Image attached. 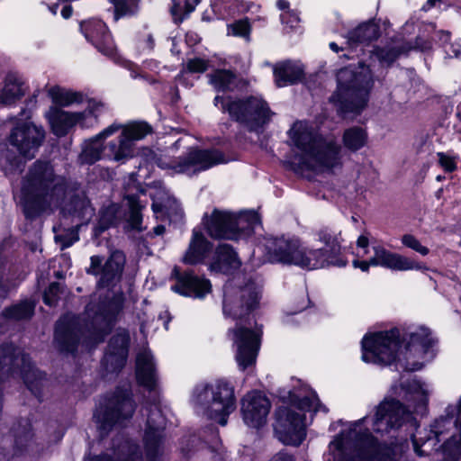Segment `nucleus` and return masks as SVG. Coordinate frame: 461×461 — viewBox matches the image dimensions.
<instances>
[{"instance_id":"nucleus-1","label":"nucleus","mask_w":461,"mask_h":461,"mask_svg":"<svg viewBox=\"0 0 461 461\" xmlns=\"http://www.w3.org/2000/svg\"><path fill=\"white\" fill-rule=\"evenodd\" d=\"M371 421L372 429L388 433L403 425L417 428V420L402 403L394 399H384L375 408L371 417L366 415L353 422L349 429L337 436L329 445L325 461H399L401 447L379 444L363 425Z\"/></svg>"},{"instance_id":"nucleus-2","label":"nucleus","mask_w":461,"mask_h":461,"mask_svg":"<svg viewBox=\"0 0 461 461\" xmlns=\"http://www.w3.org/2000/svg\"><path fill=\"white\" fill-rule=\"evenodd\" d=\"M122 294L92 298L86 307L84 324L79 317L66 314L56 324L55 341L62 352L74 353L78 347L86 350L104 341L114 326L123 307Z\"/></svg>"},{"instance_id":"nucleus-3","label":"nucleus","mask_w":461,"mask_h":461,"mask_svg":"<svg viewBox=\"0 0 461 461\" xmlns=\"http://www.w3.org/2000/svg\"><path fill=\"white\" fill-rule=\"evenodd\" d=\"M67 189V179L55 173L50 162L36 160L23 176L15 198L25 218L34 220L59 205Z\"/></svg>"},{"instance_id":"nucleus-4","label":"nucleus","mask_w":461,"mask_h":461,"mask_svg":"<svg viewBox=\"0 0 461 461\" xmlns=\"http://www.w3.org/2000/svg\"><path fill=\"white\" fill-rule=\"evenodd\" d=\"M435 343L429 329L418 328L402 335L399 329L366 334L362 339V360L381 366L394 362L405 350L406 354H427Z\"/></svg>"},{"instance_id":"nucleus-5","label":"nucleus","mask_w":461,"mask_h":461,"mask_svg":"<svg viewBox=\"0 0 461 461\" xmlns=\"http://www.w3.org/2000/svg\"><path fill=\"white\" fill-rule=\"evenodd\" d=\"M288 134L294 145L302 151L299 169L322 172L341 165V147L334 137L321 136L314 123L297 121Z\"/></svg>"},{"instance_id":"nucleus-6","label":"nucleus","mask_w":461,"mask_h":461,"mask_svg":"<svg viewBox=\"0 0 461 461\" xmlns=\"http://www.w3.org/2000/svg\"><path fill=\"white\" fill-rule=\"evenodd\" d=\"M122 133L117 141H110L104 158L124 162L133 156L134 142L151 133V126L145 122H132L127 124L113 122L95 137L86 140L78 157L80 164L93 165L103 158V140L118 131Z\"/></svg>"},{"instance_id":"nucleus-7","label":"nucleus","mask_w":461,"mask_h":461,"mask_svg":"<svg viewBox=\"0 0 461 461\" xmlns=\"http://www.w3.org/2000/svg\"><path fill=\"white\" fill-rule=\"evenodd\" d=\"M289 402V405L280 406L276 410L274 429L284 444L299 446L306 436L305 416L294 409L314 412H327L328 409L320 402L316 393L307 386L290 392Z\"/></svg>"},{"instance_id":"nucleus-8","label":"nucleus","mask_w":461,"mask_h":461,"mask_svg":"<svg viewBox=\"0 0 461 461\" xmlns=\"http://www.w3.org/2000/svg\"><path fill=\"white\" fill-rule=\"evenodd\" d=\"M337 88L330 97L341 115L359 114L366 106L373 86V77L369 67L364 63L349 65L340 68L336 75Z\"/></svg>"},{"instance_id":"nucleus-9","label":"nucleus","mask_w":461,"mask_h":461,"mask_svg":"<svg viewBox=\"0 0 461 461\" xmlns=\"http://www.w3.org/2000/svg\"><path fill=\"white\" fill-rule=\"evenodd\" d=\"M191 401L197 411L225 426L236 409L234 385L224 378L199 384L194 388Z\"/></svg>"},{"instance_id":"nucleus-10","label":"nucleus","mask_w":461,"mask_h":461,"mask_svg":"<svg viewBox=\"0 0 461 461\" xmlns=\"http://www.w3.org/2000/svg\"><path fill=\"white\" fill-rule=\"evenodd\" d=\"M45 139V131L32 122H18L12 129L8 137L9 143L19 152L17 156L7 151L2 167L5 174L21 172L24 167V161L21 157L32 159L41 146Z\"/></svg>"},{"instance_id":"nucleus-11","label":"nucleus","mask_w":461,"mask_h":461,"mask_svg":"<svg viewBox=\"0 0 461 461\" xmlns=\"http://www.w3.org/2000/svg\"><path fill=\"white\" fill-rule=\"evenodd\" d=\"M213 103L221 112L228 113L232 120L249 131H258L270 121L273 114L267 103L258 95L245 98L217 95Z\"/></svg>"},{"instance_id":"nucleus-12","label":"nucleus","mask_w":461,"mask_h":461,"mask_svg":"<svg viewBox=\"0 0 461 461\" xmlns=\"http://www.w3.org/2000/svg\"><path fill=\"white\" fill-rule=\"evenodd\" d=\"M203 223L212 238L233 240L249 236L261 225L259 216L254 211L235 214L214 210L209 219L204 216Z\"/></svg>"},{"instance_id":"nucleus-13","label":"nucleus","mask_w":461,"mask_h":461,"mask_svg":"<svg viewBox=\"0 0 461 461\" xmlns=\"http://www.w3.org/2000/svg\"><path fill=\"white\" fill-rule=\"evenodd\" d=\"M135 408L131 391L127 388H117L94 413L101 436L107 435L115 425H123L132 417Z\"/></svg>"},{"instance_id":"nucleus-14","label":"nucleus","mask_w":461,"mask_h":461,"mask_svg":"<svg viewBox=\"0 0 461 461\" xmlns=\"http://www.w3.org/2000/svg\"><path fill=\"white\" fill-rule=\"evenodd\" d=\"M104 104L95 100H88L86 109L82 112H67L58 106H50L45 113L51 131L58 137L67 135L75 125L81 128H91L97 123Z\"/></svg>"},{"instance_id":"nucleus-15","label":"nucleus","mask_w":461,"mask_h":461,"mask_svg":"<svg viewBox=\"0 0 461 461\" xmlns=\"http://www.w3.org/2000/svg\"><path fill=\"white\" fill-rule=\"evenodd\" d=\"M259 292V287L254 282L241 288H235L231 284H226L222 303L224 316L235 321H241L249 316L258 304Z\"/></svg>"},{"instance_id":"nucleus-16","label":"nucleus","mask_w":461,"mask_h":461,"mask_svg":"<svg viewBox=\"0 0 461 461\" xmlns=\"http://www.w3.org/2000/svg\"><path fill=\"white\" fill-rule=\"evenodd\" d=\"M243 321L250 325L249 316H247L241 321H237L236 327L229 330L228 332L236 346L235 358L241 370H245L256 363L262 334L258 328L252 329L243 325Z\"/></svg>"},{"instance_id":"nucleus-17","label":"nucleus","mask_w":461,"mask_h":461,"mask_svg":"<svg viewBox=\"0 0 461 461\" xmlns=\"http://www.w3.org/2000/svg\"><path fill=\"white\" fill-rule=\"evenodd\" d=\"M227 161L224 154L218 149H191L177 161L167 163L159 159L158 165L162 168H172L177 173L192 175Z\"/></svg>"},{"instance_id":"nucleus-18","label":"nucleus","mask_w":461,"mask_h":461,"mask_svg":"<svg viewBox=\"0 0 461 461\" xmlns=\"http://www.w3.org/2000/svg\"><path fill=\"white\" fill-rule=\"evenodd\" d=\"M456 413L455 407L448 406L446 409V415L435 420L429 430L411 433L413 448L417 455L420 456L429 455L430 451L436 449L438 443L441 441V437L448 433L454 426L457 428L456 419L454 420Z\"/></svg>"},{"instance_id":"nucleus-19","label":"nucleus","mask_w":461,"mask_h":461,"mask_svg":"<svg viewBox=\"0 0 461 461\" xmlns=\"http://www.w3.org/2000/svg\"><path fill=\"white\" fill-rule=\"evenodd\" d=\"M125 262V255L120 250L112 252L104 262L103 257L95 255L90 258V265L86 271L98 277V287H113L121 281Z\"/></svg>"},{"instance_id":"nucleus-20","label":"nucleus","mask_w":461,"mask_h":461,"mask_svg":"<svg viewBox=\"0 0 461 461\" xmlns=\"http://www.w3.org/2000/svg\"><path fill=\"white\" fill-rule=\"evenodd\" d=\"M148 411L144 446L148 461H157L161 451L166 419L158 404L150 405Z\"/></svg>"},{"instance_id":"nucleus-21","label":"nucleus","mask_w":461,"mask_h":461,"mask_svg":"<svg viewBox=\"0 0 461 461\" xmlns=\"http://www.w3.org/2000/svg\"><path fill=\"white\" fill-rule=\"evenodd\" d=\"M302 241L295 237H271L266 241V249L272 263L297 266Z\"/></svg>"},{"instance_id":"nucleus-22","label":"nucleus","mask_w":461,"mask_h":461,"mask_svg":"<svg viewBox=\"0 0 461 461\" xmlns=\"http://www.w3.org/2000/svg\"><path fill=\"white\" fill-rule=\"evenodd\" d=\"M171 278L176 280V284L171 286L172 291L184 296L202 299L212 289L208 279L200 277L191 271L181 272L176 267L171 272Z\"/></svg>"},{"instance_id":"nucleus-23","label":"nucleus","mask_w":461,"mask_h":461,"mask_svg":"<svg viewBox=\"0 0 461 461\" xmlns=\"http://www.w3.org/2000/svg\"><path fill=\"white\" fill-rule=\"evenodd\" d=\"M270 402L261 392L248 393L241 400L244 422L251 428H259L266 423L270 411Z\"/></svg>"},{"instance_id":"nucleus-24","label":"nucleus","mask_w":461,"mask_h":461,"mask_svg":"<svg viewBox=\"0 0 461 461\" xmlns=\"http://www.w3.org/2000/svg\"><path fill=\"white\" fill-rule=\"evenodd\" d=\"M372 267H382L395 271L426 270L427 267L411 258L392 252L381 245L373 247Z\"/></svg>"},{"instance_id":"nucleus-25","label":"nucleus","mask_w":461,"mask_h":461,"mask_svg":"<svg viewBox=\"0 0 461 461\" xmlns=\"http://www.w3.org/2000/svg\"><path fill=\"white\" fill-rule=\"evenodd\" d=\"M81 31L86 39L100 52L108 57H114L116 47L106 24L101 20H90L82 23Z\"/></svg>"},{"instance_id":"nucleus-26","label":"nucleus","mask_w":461,"mask_h":461,"mask_svg":"<svg viewBox=\"0 0 461 461\" xmlns=\"http://www.w3.org/2000/svg\"><path fill=\"white\" fill-rule=\"evenodd\" d=\"M130 336L126 330H121L112 337L108 344L103 365L107 372L121 370L127 360Z\"/></svg>"},{"instance_id":"nucleus-27","label":"nucleus","mask_w":461,"mask_h":461,"mask_svg":"<svg viewBox=\"0 0 461 461\" xmlns=\"http://www.w3.org/2000/svg\"><path fill=\"white\" fill-rule=\"evenodd\" d=\"M344 259H334L328 253L327 249L313 248L302 243L301 252L297 262L298 267L306 270H314L329 266L345 267Z\"/></svg>"},{"instance_id":"nucleus-28","label":"nucleus","mask_w":461,"mask_h":461,"mask_svg":"<svg viewBox=\"0 0 461 461\" xmlns=\"http://www.w3.org/2000/svg\"><path fill=\"white\" fill-rule=\"evenodd\" d=\"M136 377L138 383L149 391L157 388L158 375L154 356L149 348L140 350L136 357Z\"/></svg>"},{"instance_id":"nucleus-29","label":"nucleus","mask_w":461,"mask_h":461,"mask_svg":"<svg viewBox=\"0 0 461 461\" xmlns=\"http://www.w3.org/2000/svg\"><path fill=\"white\" fill-rule=\"evenodd\" d=\"M240 261L237 253L228 244H220L209 265V270L214 273L230 274L239 268Z\"/></svg>"},{"instance_id":"nucleus-30","label":"nucleus","mask_w":461,"mask_h":461,"mask_svg":"<svg viewBox=\"0 0 461 461\" xmlns=\"http://www.w3.org/2000/svg\"><path fill=\"white\" fill-rule=\"evenodd\" d=\"M113 461H143L140 447L129 438H124L120 443H113ZM84 461H112L107 455H102L93 457H86Z\"/></svg>"},{"instance_id":"nucleus-31","label":"nucleus","mask_w":461,"mask_h":461,"mask_svg":"<svg viewBox=\"0 0 461 461\" xmlns=\"http://www.w3.org/2000/svg\"><path fill=\"white\" fill-rule=\"evenodd\" d=\"M211 249L212 244L207 240L203 232L198 229H194L188 249L183 258V262L189 265L203 262Z\"/></svg>"},{"instance_id":"nucleus-32","label":"nucleus","mask_w":461,"mask_h":461,"mask_svg":"<svg viewBox=\"0 0 461 461\" xmlns=\"http://www.w3.org/2000/svg\"><path fill=\"white\" fill-rule=\"evenodd\" d=\"M274 77L276 85L283 87L300 82L303 77V69L299 64L285 61L275 66Z\"/></svg>"},{"instance_id":"nucleus-33","label":"nucleus","mask_w":461,"mask_h":461,"mask_svg":"<svg viewBox=\"0 0 461 461\" xmlns=\"http://www.w3.org/2000/svg\"><path fill=\"white\" fill-rule=\"evenodd\" d=\"M379 26L373 21L363 23L348 32L347 43L350 48H356L359 44L368 43L379 37Z\"/></svg>"},{"instance_id":"nucleus-34","label":"nucleus","mask_w":461,"mask_h":461,"mask_svg":"<svg viewBox=\"0 0 461 461\" xmlns=\"http://www.w3.org/2000/svg\"><path fill=\"white\" fill-rule=\"evenodd\" d=\"M401 388L407 395L417 401L415 406L416 411L425 410L429 401V395L431 392L430 386L415 378L407 379L401 382Z\"/></svg>"},{"instance_id":"nucleus-35","label":"nucleus","mask_w":461,"mask_h":461,"mask_svg":"<svg viewBox=\"0 0 461 461\" xmlns=\"http://www.w3.org/2000/svg\"><path fill=\"white\" fill-rule=\"evenodd\" d=\"M26 87L22 80L14 74L5 77L4 86L0 89V104L11 105L25 94Z\"/></svg>"},{"instance_id":"nucleus-36","label":"nucleus","mask_w":461,"mask_h":461,"mask_svg":"<svg viewBox=\"0 0 461 461\" xmlns=\"http://www.w3.org/2000/svg\"><path fill=\"white\" fill-rule=\"evenodd\" d=\"M66 211L73 217L78 219L79 222L77 225L87 223L95 214V210L84 193L77 194L72 197L66 207Z\"/></svg>"},{"instance_id":"nucleus-37","label":"nucleus","mask_w":461,"mask_h":461,"mask_svg":"<svg viewBox=\"0 0 461 461\" xmlns=\"http://www.w3.org/2000/svg\"><path fill=\"white\" fill-rule=\"evenodd\" d=\"M410 50L411 47H407V45L390 43L383 47H375L372 56L375 57L382 66H390L402 53L407 52Z\"/></svg>"},{"instance_id":"nucleus-38","label":"nucleus","mask_w":461,"mask_h":461,"mask_svg":"<svg viewBox=\"0 0 461 461\" xmlns=\"http://www.w3.org/2000/svg\"><path fill=\"white\" fill-rule=\"evenodd\" d=\"M49 96L55 104L54 106H70L75 104H81L85 100L82 93L59 86L50 87L49 89Z\"/></svg>"},{"instance_id":"nucleus-39","label":"nucleus","mask_w":461,"mask_h":461,"mask_svg":"<svg viewBox=\"0 0 461 461\" xmlns=\"http://www.w3.org/2000/svg\"><path fill=\"white\" fill-rule=\"evenodd\" d=\"M211 85L217 91H232L237 87V77L227 69H218L209 76Z\"/></svg>"},{"instance_id":"nucleus-40","label":"nucleus","mask_w":461,"mask_h":461,"mask_svg":"<svg viewBox=\"0 0 461 461\" xmlns=\"http://www.w3.org/2000/svg\"><path fill=\"white\" fill-rule=\"evenodd\" d=\"M366 132L357 126L347 129L343 134L344 146L351 151H357L363 148L366 145Z\"/></svg>"},{"instance_id":"nucleus-41","label":"nucleus","mask_w":461,"mask_h":461,"mask_svg":"<svg viewBox=\"0 0 461 461\" xmlns=\"http://www.w3.org/2000/svg\"><path fill=\"white\" fill-rule=\"evenodd\" d=\"M35 304L32 301L25 300L20 303L6 308L3 315L12 320L29 319L32 316Z\"/></svg>"},{"instance_id":"nucleus-42","label":"nucleus","mask_w":461,"mask_h":461,"mask_svg":"<svg viewBox=\"0 0 461 461\" xmlns=\"http://www.w3.org/2000/svg\"><path fill=\"white\" fill-rule=\"evenodd\" d=\"M117 212L118 208L114 204L109 205L100 212L99 220L95 228V235H100L102 232L117 223Z\"/></svg>"},{"instance_id":"nucleus-43","label":"nucleus","mask_w":461,"mask_h":461,"mask_svg":"<svg viewBox=\"0 0 461 461\" xmlns=\"http://www.w3.org/2000/svg\"><path fill=\"white\" fill-rule=\"evenodd\" d=\"M113 9V20L131 16L138 10L139 0H109Z\"/></svg>"},{"instance_id":"nucleus-44","label":"nucleus","mask_w":461,"mask_h":461,"mask_svg":"<svg viewBox=\"0 0 461 461\" xmlns=\"http://www.w3.org/2000/svg\"><path fill=\"white\" fill-rule=\"evenodd\" d=\"M126 200L130 207L129 223L131 229L140 230V223L142 221L140 212L144 205L140 203L139 197L134 194L127 195Z\"/></svg>"},{"instance_id":"nucleus-45","label":"nucleus","mask_w":461,"mask_h":461,"mask_svg":"<svg viewBox=\"0 0 461 461\" xmlns=\"http://www.w3.org/2000/svg\"><path fill=\"white\" fill-rule=\"evenodd\" d=\"M319 240L325 245L322 249H327L328 253L332 255V258L341 259L339 257L340 244L337 236L332 234L328 230H322L319 232Z\"/></svg>"},{"instance_id":"nucleus-46","label":"nucleus","mask_w":461,"mask_h":461,"mask_svg":"<svg viewBox=\"0 0 461 461\" xmlns=\"http://www.w3.org/2000/svg\"><path fill=\"white\" fill-rule=\"evenodd\" d=\"M14 437L15 448L22 451L23 447H27L32 437L31 424L28 420H23V423L14 429Z\"/></svg>"},{"instance_id":"nucleus-47","label":"nucleus","mask_w":461,"mask_h":461,"mask_svg":"<svg viewBox=\"0 0 461 461\" xmlns=\"http://www.w3.org/2000/svg\"><path fill=\"white\" fill-rule=\"evenodd\" d=\"M250 24L248 19L236 21L228 26V34L239 36L249 40Z\"/></svg>"},{"instance_id":"nucleus-48","label":"nucleus","mask_w":461,"mask_h":461,"mask_svg":"<svg viewBox=\"0 0 461 461\" xmlns=\"http://www.w3.org/2000/svg\"><path fill=\"white\" fill-rule=\"evenodd\" d=\"M437 35L438 36L439 41H441L445 44L444 49H445L446 54L450 58H452V57L458 58L459 55L461 54L460 43H458V42L447 43V41L450 38V33L448 32L439 31L437 32Z\"/></svg>"},{"instance_id":"nucleus-49","label":"nucleus","mask_w":461,"mask_h":461,"mask_svg":"<svg viewBox=\"0 0 461 461\" xmlns=\"http://www.w3.org/2000/svg\"><path fill=\"white\" fill-rule=\"evenodd\" d=\"M401 240L405 247L413 249L422 256H427L429 252V249L427 247L421 245L418 239H416L411 234H404Z\"/></svg>"},{"instance_id":"nucleus-50","label":"nucleus","mask_w":461,"mask_h":461,"mask_svg":"<svg viewBox=\"0 0 461 461\" xmlns=\"http://www.w3.org/2000/svg\"><path fill=\"white\" fill-rule=\"evenodd\" d=\"M60 292L61 286L59 283L54 282L50 284L43 294V301L45 304L49 306L55 305L59 301Z\"/></svg>"},{"instance_id":"nucleus-51","label":"nucleus","mask_w":461,"mask_h":461,"mask_svg":"<svg viewBox=\"0 0 461 461\" xmlns=\"http://www.w3.org/2000/svg\"><path fill=\"white\" fill-rule=\"evenodd\" d=\"M186 70L191 73H203L209 67L207 59L201 58L190 59L186 62Z\"/></svg>"},{"instance_id":"nucleus-52","label":"nucleus","mask_w":461,"mask_h":461,"mask_svg":"<svg viewBox=\"0 0 461 461\" xmlns=\"http://www.w3.org/2000/svg\"><path fill=\"white\" fill-rule=\"evenodd\" d=\"M174 7L179 11L184 10V12L188 14L192 13L195 6L199 4L200 0H173Z\"/></svg>"},{"instance_id":"nucleus-53","label":"nucleus","mask_w":461,"mask_h":461,"mask_svg":"<svg viewBox=\"0 0 461 461\" xmlns=\"http://www.w3.org/2000/svg\"><path fill=\"white\" fill-rule=\"evenodd\" d=\"M284 24H286L291 29H294L300 23V18L294 11H286L280 16Z\"/></svg>"},{"instance_id":"nucleus-54","label":"nucleus","mask_w":461,"mask_h":461,"mask_svg":"<svg viewBox=\"0 0 461 461\" xmlns=\"http://www.w3.org/2000/svg\"><path fill=\"white\" fill-rule=\"evenodd\" d=\"M438 162L440 166L447 172H452L456 168V164L453 158L446 155L445 153H438Z\"/></svg>"},{"instance_id":"nucleus-55","label":"nucleus","mask_w":461,"mask_h":461,"mask_svg":"<svg viewBox=\"0 0 461 461\" xmlns=\"http://www.w3.org/2000/svg\"><path fill=\"white\" fill-rule=\"evenodd\" d=\"M411 50L412 49L411 46ZM432 48V41L429 38H426L424 36H418L415 41V45L413 46V49L419 50L420 51H427L431 50Z\"/></svg>"},{"instance_id":"nucleus-56","label":"nucleus","mask_w":461,"mask_h":461,"mask_svg":"<svg viewBox=\"0 0 461 461\" xmlns=\"http://www.w3.org/2000/svg\"><path fill=\"white\" fill-rule=\"evenodd\" d=\"M167 213L171 221H177L183 218V210L176 201H173L172 211Z\"/></svg>"},{"instance_id":"nucleus-57","label":"nucleus","mask_w":461,"mask_h":461,"mask_svg":"<svg viewBox=\"0 0 461 461\" xmlns=\"http://www.w3.org/2000/svg\"><path fill=\"white\" fill-rule=\"evenodd\" d=\"M238 0H217L215 5L219 8H224L227 11H231L237 7Z\"/></svg>"},{"instance_id":"nucleus-58","label":"nucleus","mask_w":461,"mask_h":461,"mask_svg":"<svg viewBox=\"0 0 461 461\" xmlns=\"http://www.w3.org/2000/svg\"><path fill=\"white\" fill-rule=\"evenodd\" d=\"M269 461H295L293 455L286 451H280L274 455Z\"/></svg>"},{"instance_id":"nucleus-59","label":"nucleus","mask_w":461,"mask_h":461,"mask_svg":"<svg viewBox=\"0 0 461 461\" xmlns=\"http://www.w3.org/2000/svg\"><path fill=\"white\" fill-rule=\"evenodd\" d=\"M154 45H155V42H154V39H153L152 35L148 34L146 36L145 41L143 42H141V44L140 45V48L143 51H150L153 50Z\"/></svg>"},{"instance_id":"nucleus-60","label":"nucleus","mask_w":461,"mask_h":461,"mask_svg":"<svg viewBox=\"0 0 461 461\" xmlns=\"http://www.w3.org/2000/svg\"><path fill=\"white\" fill-rule=\"evenodd\" d=\"M354 267L360 268L363 272H367L369 267L372 266L371 258L369 260H354L353 261Z\"/></svg>"},{"instance_id":"nucleus-61","label":"nucleus","mask_w":461,"mask_h":461,"mask_svg":"<svg viewBox=\"0 0 461 461\" xmlns=\"http://www.w3.org/2000/svg\"><path fill=\"white\" fill-rule=\"evenodd\" d=\"M406 364L402 365V367L407 371H418L422 368L423 365L420 362H409V357H406Z\"/></svg>"},{"instance_id":"nucleus-62","label":"nucleus","mask_w":461,"mask_h":461,"mask_svg":"<svg viewBox=\"0 0 461 461\" xmlns=\"http://www.w3.org/2000/svg\"><path fill=\"white\" fill-rule=\"evenodd\" d=\"M211 431H212V439L210 441V444L213 447H215L218 445V443L220 442L218 430L215 429H211Z\"/></svg>"},{"instance_id":"nucleus-63","label":"nucleus","mask_w":461,"mask_h":461,"mask_svg":"<svg viewBox=\"0 0 461 461\" xmlns=\"http://www.w3.org/2000/svg\"><path fill=\"white\" fill-rule=\"evenodd\" d=\"M357 244L360 248L366 249L368 247V244H369L368 238L366 236H364V235L359 236L357 240Z\"/></svg>"},{"instance_id":"nucleus-64","label":"nucleus","mask_w":461,"mask_h":461,"mask_svg":"<svg viewBox=\"0 0 461 461\" xmlns=\"http://www.w3.org/2000/svg\"><path fill=\"white\" fill-rule=\"evenodd\" d=\"M276 6L278 9L284 11V13L286 11H291L289 9V2L286 0H277Z\"/></svg>"}]
</instances>
